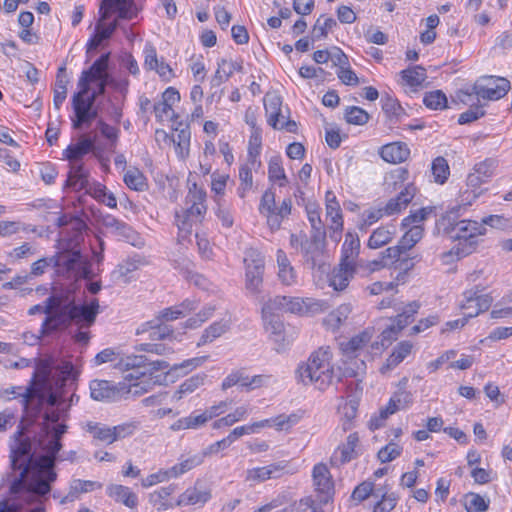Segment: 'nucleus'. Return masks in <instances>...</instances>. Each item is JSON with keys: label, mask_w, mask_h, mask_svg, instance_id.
<instances>
[{"label": "nucleus", "mask_w": 512, "mask_h": 512, "mask_svg": "<svg viewBox=\"0 0 512 512\" xmlns=\"http://www.w3.org/2000/svg\"><path fill=\"white\" fill-rule=\"evenodd\" d=\"M206 377L205 373H198L186 379L175 392L174 398L180 400L184 395L193 393L204 385Z\"/></svg>", "instance_id": "obj_41"}, {"label": "nucleus", "mask_w": 512, "mask_h": 512, "mask_svg": "<svg viewBox=\"0 0 512 512\" xmlns=\"http://www.w3.org/2000/svg\"><path fill=\"white\" fill-rule=\"evenodd\" d=\"M482 229V225L472 220H461L450 224L445 228V232L451 240L458 241L451 252L458 257L471 254L477 244V237L482 234Z\"/></svg>", "instance_id": "obj_7"}, {"label": "nucleus", "mask_w": 512, "mask_h": 512, "mask_svg": "<svg viewBox=\"0 0 512 512\" xmlns=\"http://www.w3.org/2000/svg\"><path fill=\"white\" fill-rule=\"evenodd\" d=\"M242 70V65L236 61L221 59L218 62V68L212 78L213 86H220L227 81L235 71Z\"/></svg>", "instance_id": "obj_35"}, {"label": "nucleus", "mask_w": 512, "mask_h": 512, "mask_svg": "<svg viewBox=\"0 0 512 512\" xmlns=\"http://www.w3.org/2000/svg\"><path fill=\"white\" fill-rule=\"evenodd\" d=\"M369 118V114L357 106L348 107L345 112V119L349 124L364 125L369 121Z\"/></svg>", "instance_id": "obj_64"}, {"label": "nucleus", "mask_w": 512, "mask_h": 512, "mask_svg": "<svg viewBox=\"0 0 512 512\" xmlns=\"http://www.w3.org/2000/svg\"><path fill=\"white\" fill-rule=\"evenodd\" d=\"M413 344L410 341H401L393 349L390 356L386 359V363L380 371L385 373L397 367L408 355H410Z\"/></svg>", "instance_id": "obj_29"}, {"label": "nucleus", "mask_w": 512, "mask_h": 512, "mask_svg": "<svg viewBox=\"0 0 512 512\" xmlns=\"http://www.w3.org/2000/svg\"><path fill=\"white\" fill-rule=\"evenodd\" d=\"M284 462L272 463L264 467H256L246 471L245 480L251 484L264 482L268 479L280 478L285 471Z\"/></svg>", "instance_id": "obj_19"}, {"label": "nucleus", "mask_w": 512, "mask_h": 512, "mask_svg": "<svg viewBox=\"0 0 512 512\" xmlns=\"http://www.w3.org/2000/svg\"><path fill=\"white\" fill-rule=\"evenodd\" d=\"M267 123L278 130H286L295 133L297 124L294 120L287 119L282 115V98L273 92L266 93L263 99Z\"/></svg>", "instance_id": "obj_10"}, {"label": "nucleus", "mask_w": 512, "mask_h": 512, "mask_svg": "<svg viewBox=\"0 0 512 512\" xmlns=\"http://www.w3.org/2000/svg\"><path fill=\"white\" fill-rule=\"evenodd\" d=\"M146 325L150 328L149 338L151 340H164L173 335L172 328L164 323L156 322V318Z\"/></svg>", "instance_id": "obj_62"}, {"label": "nucleus", "mask_w": 512, "mask_h": 512, "mask_svg": "<svg viewBox=\"0 0 512 512\" xmlns=\"http://www.w3.org/2000/svg\"><path fill=\"white\" fill-rule=\"evenodd\" d=\"M85 429L94 440L105 444L114 443L112 427L97 422H87Z\"/></svg>", "instance_id": "obj_40"}, {"label": "nucleus", "mask_w": 512, "mask_h": 512, "mask_svg": "<svg viewBox=\"0 0 512 512\" xmlns=\"http://www.w3.org/2000/svg\"><path fill=\"white\" fill-rule=\"evenodd\" d=\"M106 492L116 502L122 503L130 509H134L138 505V497L129 487L111 484L107 487Z\"/></svg>", "instance_id": "obj_27"}, {"label": "nucleus", "mask_w": 512, "mask_h": 512, "mask_svg": "<svg viewBox=\"0 0 512 512\" xmlns=\"http://www.w3.org/2000/svg\"><path fill=\"white\" fill-rule=\"evenodd\" d=\"M90 395L96 401H115L123 396L126 384L115 385L107 380H92L89 385Z\"/></svg>", "instance_id": "obj_16"}, {"label": "nucleus", "mask_w": 512, "mask_h": 512, "mask_svg": "<svg viewBox=\"0 0 512 512\" xmlns=\"http://www.w3.org/2000/svg\"><path fill=\"white\" fill-rule=\"evenodd\" d=\"M269 420H261L254 422L250 425H244L234 428L230 434L226 437L230 439V444H232L235 440L242 437L246 434H252L258 431V429L264 428L269 424Z\"/></svg>", "instance_id": "obj_59"}, {"label": "nucleus", "mask_w": 512, "mask_h": 512, "mask_svg": "<svg viewBox=\"0 0 512 512\" xmlns=\"http://www.w3.org/2000/svg\"><path fill=\"white\" fill-rule=\"evenodd\" d=\"M423 102L426 107L434 110L444 109L447 107L446 95L441 90L426 93Z\"/></svg>", "instance_id": "obj_63"}, {"label": "nucleus", "mask_w": 512, "mask_h": 512, "mask_svg": "<svg viewBox=\"0 0 512 512\" xmlns=\"http://www.w3.org/2000/svg\"><path fill=\"white\" fill-rule=\"evenodd\" d=\"M20 387H11L4 391L5 394H12L14 397H21L23 410L27 417H36L44 403L56 405L58 397L51 391L49 381V369L46 365H41L33 372L29 385L20 392Z\"/></svg>", "instance_id": "obj_3"}, {"label": "nucleus", "mask_w": 512, "mask_h": 512, "mask_svg": "<svg viewBox=\"0 0 512 512\" xmlns=\"http://www.w3.org/2000/svg\"><path fill=\"white\" fill-rule=\"evenodd\" d=\"M211 497L210 491L198 489L196 486L192 488H188L184 493H182L177 502L176 506L182 505H196V504H204Z\"/></svg>", "instance_id": "obj_37"}, {"label": "nucleus", "mask_w": 512, "mask_h": 512, "mask_svg": "<svg viewBox=\"0 0 512 512\" xmlns=\"http://www.w3.org/2000/svg\"><path fill=\"white\" fill-rule=\"evenodd\" d=\"M410 155V149L403 142H392L382 146L380 150L381 158L388 163H402Z\"/></svg>", "instance_id": "obj_24"}, {"label": "nucleus", "mask_w": 512, "mask_h": 512, "mask_svg": "<svg viewBox=\"0 0 512 512\" xmlns=\"http://www.w3.org/2000/svg\"><path fill=\"white\" fill-rule=\"evenodd\" d=\"M115 367L121 371H134L127 375L126 379L138 380L143 378L139 382H135L129 386L126 385V388L123 390V395L131 394L137 397L148 392L154 385L155 382L151 377L153 372L166 370L170 365L167 361L159 359L154 360L146 355H129L120 358Z\"/></svg>", "instance_id": "obj_4"}, {"label": "nucleus", "mask_w": 512, "mask_h": 512, "mask_svg": "<svg viewBox=\"0 0 512 512\" xmlns=\"http://www.w3.org/2000/svg\"><path fill=\"white\" fill-rule=\"evenodd\" d=\"M269 179L272 181H280V186H285L287 183V177L282 167L280 157H272L268 165Z\"/></svg>", "instance_id": "obj_61"}, {"label": "nucleus", "mask_w": 512, "mask_h": 512, "mask_svg": "<svg viewBox=\"0 0 512 512\" xmlns=\"http://www.w3.org/2000/svg\"><path fill=\"white\" fill-rule=\"evenodd\" d=\"M360 251V240L356 234L348 232L342 245L341 263L346 266L357 267V259Z\"/></svg>", "instance_id": "obj_26"}, {"label": "nucleus", "mask_w": 512, "mask_h": 512, "mask_svg": "<svg viewBox=\"0 0 512 512\" xmlns=\"http://www.w3.org/2000/svg\"><path fill=\"white\" fill-rule=\"evenodd\" d=\"M175 485L171 484L166 487L153 491L149 494V503L158 511H166L172 509L175 505L169 500V497L175 491Z\"/></svg>", "instance_id": "obj_28"}, {"label": "nucleus", "mask_w": 512, "mask_h": 512, "mask_svg": "<svg viewBox=\"0 0 512 512\" xmlns=\"http://www.w3.org/2000/svg\"><path fill=\"white\" fill-rule=\"evenodd\" d=\"M124 182L130 189L135 191H144L147 187L146 177L136 168L130 169L125 173Z\"/></svg>", "instance_id": "obj_56"}, {"label": "nucleus", "mask_w": 512, "mask_h": 512, "mask_svg": "<svg viewBox=\"0 0 512 512\" xmlns=\"http://www.w3.org/2000/svg\"><path fill=\"white\" fill-rule=\"evenodd\" d=\"M396 232L397 230L395 225L378 227L370 235L367 245L371 249L381 248L392 241Z\"/></svg>", "instance_id": "obj_32"}, {"label": "nucleus", "mask_w": 512, "mask_h": 512, "mask_svg": "<svg viewBox=\"0 0 512 512\" xmlns=\"http://www.w3.org/2000/svg\"><path fill=\"white\" fill-rule=\"evenodd\" d=\"M52 260L57 273L69 279L89 278L91 275V264L79 251L64 250L52 256Z\"/></svg>", "instance_id": "obj_8"}, {"label": "nucleus", "mask_w": 512, "mask_h": 512, "mask_svg": "<svg viewBox=\"0 0 512 512\" xmlns=\"http://www.w3.org/2000/svg\"><path fill=\"white\" fill-rule=\"evenodd\" d=\"M102 225L109 233L125 240L133 246H140L143 244L141 237L131 226L116 219L112 215L103 216Z\"/></svg>", "instance_id": "obj_15"}, {"label": "nucleus", "mask_w": 512, "mask_h": 512, "mask_svg": "<svg viewBox=\"0 0 512 512\" xmlns=\"http://www.w3.org/2000/svg\"><path fill=\"white\" fill-rule=\"evenodd\" d=\"M144 264L145 261L141 257L128 258L113 270L112 277L115 281L127 284L132 279V274Z\"/></svg>", "instance_id": "obj_25"}, {"label": "nucleus", "mask_w": 512, "mask_h": 512, "mask_svg": "<svg viewBox=\"0 0 512 512\" xmlns=\"http://www.w3.org/2000/svg\"><path fill=\"white\" fill-rule=\"evenodd\" d=\"M261 132L262 130L251 131L248 148V161L252 163V167L261 166V161L259 160L262 140Z\"/></svg>", "instance_id": "obj_51"}, {"label": "nucleus", "mask_w": 512, "mask_h": 512, "mask_svg": "<svg viewBox=\"0 0 512 512\" xmlns=\"http://www.w3.org/2000/svg\"><path fill=\"white\" fill-rule=\"evenodd\" d=\"M400 409L398 408V406L396 405L395 403V400H393L392 398H390L389 402L387 403V405L382 408L379 412V415L377 416H374L370 419L369 421V428L371 430H376V429H379L380 427H382L384 425V422L385 420L392 414L396 413L397 411H399Z\"/></svg>", "instance_id": "obj_54"}, {"label": "nucleus", "mask_w": 512, "mask_h": 512, "mask_svg": "<svg viewBox=\"0 0 512 512\" xmlns=\"http://www.w3.org/2000/svg\"><path fill=\"white\" fill-rule=\"evenodd\" d=\"M89 173L84 168L83 164H75L71 166V170L68 174V178L65 182V188H72L76 191L84 190V188L88 185Z\"/></svg>", "instance_id": "obj_31"}, {"label": "nucleus", "mask_w": 512, "mask_h": 512, "mask_svg": "<svg viewBox=\"0 0 512 512\" xmlns=\"http://www.w3.org/2000/svg\"><path fill=\"white\" fill-rule=\"evenodd\" d=\"M431 212L432 209L430 207L420 208L411 212L410 215L402 220V227H409L397 244L403 254L412 249L422 239L423 227L421 223Z\"/></svg>", "instance_id": "obj_9"}, {"label": "nucleus", "mask_w": 512, "mask_h": 512, "mask_svg": "<svg viewBox=\"0 0 512 512\" xmlns=\"http://www.w3.org/2000/svg\"><path fill=\"white\" fill-rule=\"evenodd\" d=\"M9 458V494L16 496L25 492L28 494L27 503L46 499L57 480V472H52L53 463L49 457H36L32 453L31 440L24 437L22 427L12 436Z\"/></svg>", "instance_id": "obj_1"}, {"label": "nucleus", "mask_w": 512, "mask_h": 512, "mask_svg": "<svg viewBox=\"0 0 512 512\" xmlns=\"http://www.w3.org/2000/svg\"><path fill=\"white\" fill-rule=\"evenodd\" d=\"M94 149V141L88 137H81L78 143L69 145L63 152L65 158L78 161Z\"/></svg>", "instance_id": "obj_34"}, {"label": "nucleus", "mask_w": 512, "mask_h": 512, "mask_svg": "<svg viewBox=\"0 0 512 512\" xmlns=\"http://www.w3.org/2000/svg\"><path fill=\"white\" fill-rule=\"evenodd\" d=\"M356 269L357 267L351 265L346 266L344 263L340 262L332 271L329 279V285L335 291H344L348 287L350 280L354 277Z\"/></svg>", "instance_id": "obj_22"}, {"label": "nucleus", "mask_w": 512, "mask_h": 512, "mask_svg": "<svg viewBox=\"0 0 512 512\" xmlns=\"http://www.w3.org/2000/svg\"><path fill=\"white\" fill-rule=\"evenodd\" d=\"M419 308L420 304L418 302L413 301L409 303L404 311L395 317L393 323L382 332V342H390L395 339L397 333L413 320V316L418 312Z\"/></svg>", "instance_id": "obj_18"}, {"label": "nucleus", "mask_w": 512, "mask_h": 512, "mask_svg": "<svg viewBox=\"0 0 512 512\" xmlns=\"http://www.w3.org/2000/svg\"><path fill=\"white\" fill-rule=\"evenodd\" d=\"M416 193L413 184H408L395 198H391L382 208L385 215L392 216L400 213L412 201Z\"/></svg>", "instance_id": "obj_21"}, {"label": "nucleus", "mask_w": 512, "mask_h": 512, "mask_svg": "<svg viewBox=\"0 0 512 512\" xmlns=\"http://www.w3.org/2000/svg\"><path fill=\"white\" fill-rule=\"evenodd\" d=\"M325 200L326 216L329 217L332 221V225L330 228L333 230V233L330 235V237L337 241L339 239V234L343 229L341 208L333 192L328 191L326 193Z\"/></svg>", "instance_id": "obj_20"}, {"label": "nucleus", "mask_w": 512, "mask_h": 512, "mask_svg": "<svg viewBox=\"0 0 512 512\" xmlns=\"http://www.w3.org/2000/svg\"><path fill=\"white\" fill-rule=\"evenodd\" d=\"M358 441V435L356 433H351L347 437L346 443L342 446H339L338 449L334 452L332 462L336 464H344L354 459L356 457L355 448Z\"/></svg>", "instance_id": "obj_30"}, {"label": "nucleus", "mask_w": 512, "mask_h": 512, "mask_svg": "<svg viewBox=\"0 0 512 512\" xmlns=\"http://www.w3.org/2000/svg\"><path fill=\"white\" fill-rule=\"evenodd\" d=\"M337 26V22L335 19L328 17L324 18V16H320L312 29V39L320 40L322 38H326L328 31L332 30Z\"/></svg>", "instance_id": "obj_55"}, {"label": "nucleus", "mask_w": 512, "mask_h": 512, "mask_svg": "<svg viewBox=\"0 0 512 512\" xmlns=\"http://www.w3.org/2000/svg\"><path fill=\"white\" fill-rule=\"evenodd\" d=\"M326 235H313L307 238L306 235L301 236L300 248L304 261L310 266L315 268L320 266L325 249Z\"/></svg>", "instance_id": "obj_13"}, {"label": "nucleus", "mask_w": 512, "mask_h": 512, "mask_svg": "<svg viewBox=\"0 0 512 512\" xmlns=\"http://www.w3.org/2000/svg\"><path fill=\"white\" fill-rule=\"evenodd\" d=\"M266 322V330L274 336V341L279 343V347L276 349L278 352L284 349V344L281 342L284 341L283 331L284 324L276 315H267V319H264Z\"/></svg>", "instance_id": "obj_47"}, {"label": "nucleus", "mask_w": 512, "mask_h": 512, "mask_svg": "<svg viewBox=\"0 0 512 512\" xmlns=\"http://www.w3.org/2000/svg\"><path fill=\"white\" fill-rule=\"evenodd\" d=\"M202 462V456L195 455L165 470L164 474L168 475L169 478L178 477L186 473L187 471L191 470L192 468L200 465Z\"/></svg>", "instance_id": "obj_46"}, {"label": "nucleus", "mask_w": 512, "mask_h": 512, "mask_svg": "<svg viewBox=\"0 0 512 512\" xmlns=\"http://www.w3.org/2000/svg\"><path fill=\"white\" fill-rule=\"evenodd\" d=\"M246 268V289L252 293L257 294L263 282L264 273V257L256 250H250L246 253L244 258Z\"/></svg>", "instance_id": "obj_12"}, {"label": "nucleus", "mask_w": 512, "mask_h": 512, "mask_svg": "<svg viewBox=\"0 0 512 512\" xmlns=\"http://www.w3.org/2000/svg\"><path fill=\"white\" fill-rule=\"evenodd\" d=\"M99 303L96 299L89 304L78 305L74 301L61 296L48 297L44 305L37 304L28 310L29 315L44 313L46 318L42 323V332L49 333L58 329L67 328L71 321L81 325L95 322Z\"/></svg>", "instance_id": "obj_2"}, {"label": "nucleus", "mask_w": 512, "mask_h": 512, "mask_svg": "<svg viewBox=\"0 0 512 512\" xmlns=\"http://www.w3.org/2000/svg\"><path fill=\"white\" fill-rule=\"evenodd\" d=\"M381 102L383 111L390 119L401 120L402 116L406 115L397 99L386 95L382 97Z\"/></svg>", "instance_id": "obj_57"}, {"label": "nucleus", "mask_w": 512, "mask_h": 512, "mask_svg": "<svg viewBox=\"0 0 512 512\" xmlns=\"http://www.w3.org/2000/svg\"><path fill=\"white\" fill-rule=\"evenodd\" d=\"M119 19L130 20L137 16L138 8L133 0H117L113 2Z\"/></svg>", "instance_id": "obj_60"}, {"label": "nucleus", "mask_w": 512, "mask_h": 512, "mask_svg": "<svg viewBox=\"0 0 512 512\" xmlns=\"http://www.w3.org/2000/svg\"><path fill=\"white\" fill-rule=\"evenodd\" d=\"M101 487H102V484L94 482V481L80 480V479L73 480L70 485L69 493L61 499L60 503L65 504L67 502H72L81 493H87L94 489H100Z\"/></svg>", "instance_id": "obj_36"}, {"label": "nucleus", "mask_w": 512, "mask_h": 512, "mask_svg": "<svg viewBox=\"0 0 512 512\" xmlns=\"http://www.w3.org/2000/svg\"><path fill=\"white\" fill-rule=\"evenodd\" d=\"M56 394L58 397V403L56 405H51V407H57L56 409H51L45 412L44 414V428L48 427V425L58 424L61 419L65 420L67 409L62 408V404L64 403V398L62 393L52 392ZM49 405V403H47Z\"/></svg>", "instance_id": "obj_43"}, {"label": "nucleus", "mask_w": 512, "mask_h": 512, "mask_svg": "<svg viewBox=\"0 0 512 512\" xmlns=\"http://www.w3.org/2000/svg\"><path fill=\"white\" fill-rule=\"evenodd\" d=\"M331 361L332 353L329 348H319L310 355L306 363L299 366V378L305 385L313 384L321 391L326 390L336 377Z\"/></svg>", "instance_id": "obj_6"}, {"label": "nucleus", "mask_w": 512, "mask_h": 512, "mask_svg": "<svg viewBox=\"0 0 512 512\" xmlns=\"http://www.w3.org/2000/svg\"><path fill=\"white\" fill-rule=\"evenodd\" d=\"M373 330L366 329L358 335L352 337L347 342L341 343L343 352L347 355L355 354L357 351L366 346L372 339Z\"/></svg>", "instance_id": "obj_39"}, {"label": "nucleus", "mask_w": 512, "mask_h": 512, "mask_svg": "<svg viewBox=\"0 0 512 512\" xmlns=\"http://www.w3.org/2000/svg\"><path fill=\"white\" fill-rule=\"evenodd\" d=\"M464 300L461 303L463 310L475 308L473 312H467V317L473 318L480 313L487 311L492 303V297L489 294H483V288L475 286L463 293Z\"/></svg>", "instance_id": "obj_14"}, {"label": "nucleus", "mask_w": 512, "mask_h": 512, "mask_svg": "<svg viewBox=\"0 0 512 512\" xmlns=\"http://www.w3.org/2000/svg\"><path fill=\"white\" fill-rule=\"evenodd\" d=\"M207 422L208 421L203 412L197 415L192 413L187 417H183L175 421L171 425V429L173 431H178L182 429H197L201 426H204Z\"/></svg>", "instance_id": "obj_44"}, {"label": "nucleus", "mask_w": 512, "mask_h": 512, "mask_svg": "<svg viewBox=\"0 0 512 512\" xmlns=\"http://www.w3.org/2000/svg\"><path fill=\"white\" fill-rule=\"evenodd\" d=\"M190 136V130L184 128L179 130L176 136L172 138L176 153L181 159H185L189 155Z\"/></svg>", "instance_id": "obj_52"}, {"label": "nucleus", "mask_w": 512, "mask_h": 512, "mask_svg": "<svg viewBox=\"0 0 512 512\" xmlns=\"http://www.w3.org/2000/svg\"><path fill=\"white\" fill-rule=\"evenodd\" d=\"M103 61L96 60L89 69L82 71L78 86L79 91L73 96V109L76 118L73 119V128L80 129L84 123L94 120L98 112L93 108L97 98L96 92H90V80L99 77L103 71Z\"/></svg>", "instance_id": "obj_5"}, {"label": "nucleus", "mask_w": 512, "mask_h": 512, "mask_svg": "<svg viewBox=\"0 0 512 512\" xmlns=\"http://www.w3.org/2000/svg\"><path fill=\"white\" fill-rule=\"evenodd\" d=\"M188 207L180 212L176 211L175 220L180 232L191 233L192 224L201 222L207 207L204 203L187 205Z\"/></svg>", "instance_id": "obj_17"}, {"label": "nucleus", "mask_w": 512, "mask_h": 512, "mask_svg": "<svg viewBox=\"0 0 512 512\" xmlns=\"http://www.w3.org/2000/svg\"><path fill=\"white\" fill-rule=\"evenodd\" d=\"M351 312L352 306L350 304H342L327 316L325 322L331 329H338Z\"/></svg>", "instance_id": "obj_48"}, {"label": "nucleus", "mask_w": 512, "mask_h": 512, "mask_svg": "<svg viewBox=\"0 0 512 512\" xmlns=\"http://www.w3.org/2000/svg\"><path fill=\"white\" fill-rule=\"evenodd\" d=\"M431 171L434 181L438 184H444L450 175V168L444 157H437L433 160Z\"/></svg>", "instance_id": "obj_53"}, {"label": "nucleus", "mask_w": 512, "mask_h": 512, "mask_svg": "<svg viewBox=\"0 0 512 512\" xmlns=\"http://www.w3.org/2000/svg\"><path fill=\"white\" fill-rule=\"evenodd\" d=\"M476 94L483 100H499L504 97L509 89L510 82L503 77L483 76L474 83Z\"/></svg>", "instance_id": "obj_11"}, {"label": "nucleus", "mask_w": 512, "mask_h": 512, "mask_svg": "<svg viewBox=\"0 0 512 512\" xmlns=\"http://www.w3.org/2000/svg\"><path fill=\"white\" fill-rule=\"evenodd\" d=\"M401 77L406 85L418 87L426 80V70L422 66H414L401 71Z\"/></svg>", "instance_id": "obj_49"}, {"label": "nucleus", "mask_w": 512, "mask_h": 512, "mask_svg": "<svg viewBox=\"0 0 512 512\" xmlns=\"http://www.w3.org/2000/svg\"><path fill=\"white\" fill-rule=\"evenodd\" d=\"M276 260L278 266L277 276L279 281L285 286L295 285L297 283V272L282 249L277 250Z\"/></svg>", "instance_id": "obj_23"}, {"label": "nucleus", "mask_w": 512, "mask_h": 512, "mask_svg": "<svg viewBox=\"0 0 512 512\" xmlns=\"http://www.w3.org/2000/svg\"><path fill=\"white\" fill-rule=\"evenodd\" d=\"M259 167H252V163L247 161L246 164L242 165L239 169V180L240 185L237 189V193L240 198H245L246 193L252 189L253 176L252 170H257Z\"/></svg>", "instance_id": "obj_42"}, {"label": "nucleus", "mask_w": 512, "mask_h": 512, "mask_svg": "<svg viewBox=\"0 0 512 512\" xmlns=\"http://www.w3.org/2000/svg\"><path fill=\"white\" fill-rule=\"evenodd\" d=\"M287 296H276L269 300L262 308L263 318L267 319V315H276L278 313L287 312Z\"/></svg>", "instance_id": "obj_58"}, {"label": "nucleus", "mask_w": 512, "mask_h": 512, "mask_svg": "<svg viewBox=\"0 0 512 512\" xmlns=\"http://www.w3.org/2000/svg\"><path fill=\"white\" fill-rule=\"evenodd\" d=\"M341 426L343 431H348L353 427L358 412V402L356 400H349L341 408Z\"/></svg>", "instance_id": "obj_50"}, {"label": "nucleus", "mask_w": 512, "mask_h": 512, "mask_svg": "<svg viewBox=\"0 0 512 512\" xmlns=\"http://www.w3.org/2000/svg\"><path fill=\"white\" fill-rule=\"evenodd\" d=\"M65 67L58 69L56 83L54 88L53 103L56 109H60L62 103L65 101L67 96V79L64 75Z\"/></svg>", "instance_id": "obj_45"}, {"label": "nucleus", "mask_w": 512, "mask_h": 512, "mask_svg": "<svg viewBox=\"0 0 512 512\" xmlns=\"http://www.w3.org/2000/svg\"><path fill=\"white\" fill-rule=\"evenodd\" d=\"M312 476L314 485L319 492L329 494L333 490L332 477L325 464H316L313 468Z\"/></svg>", "instance_id": "obj_33"}, {"label": "nucleus", "mask_w": 512, "mask_h": 512, "mask_svg": "<svg viewBox=\"0 0 512 512\" xmlns=\"http://www.w3.org/2000/svg\"><path fill=\"white\" fill-rule=\"evenodd\" d=\"M230 328V321L222 319L220 321H216L212 323L209 327H207L202 336L200 337L199 342L197 343V346L200 347L202 345H205L207 343H210L214 341L215 339L219 338L223 334H225Z\"/></svg>", "instance_id": "obj_38"}]
</instances>
